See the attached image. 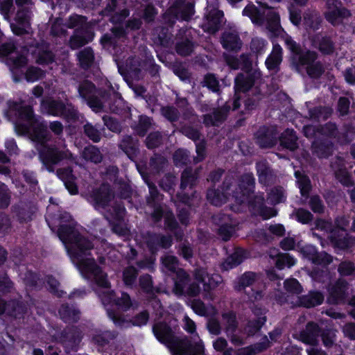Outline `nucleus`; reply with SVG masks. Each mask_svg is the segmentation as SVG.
I'll return each mask as SVG.
<instances>
[{
    "mask_svg": "<svg viewBox=\"0 0 355 355\" xmlns=\"http://www.w3.org/2000/svg\"><path fill=\"white\" fill-rule=\"evenodd\" d=\"M146 245L151 253H156L160 248L167 249L173 243L172 236L162 234L148 233Z\"/></svg>",
    "mask_w": 355,
    "mask_h": 355,
    "instance_id": "obj_22",
    "label": "nucleus"
},
{
    "mask_svg": "<svg viewBox=\"0 0 355 355\" xmlns=\"http://www.w3.org/2000/svg\"><path fill=\"white\" fill-rule=\"evenodd\" d=\"M312 154L320 159L328 158L333 154L334 144L327 140H316L311 144Z\"/></svg>",
    "mask_w": 355,
    "mask_h": 355,
    "instance_id": "obj_32",
    "label": "nucleus"
},
{
    "mask_svg": "<svg viewBox=\"0 0 355 355\" xmlns=\"http://www.w3.org/2000/svg\"><path fill=\"white\" fill-rule=\"evenodd\" d=\"M93 37L94 33L91 31L74 33L70 37L69 46L72 49H79L90 42Z\"/></svg>",
    "mask_w": 355,
    "mask_h": 355,
    "instance_id": "obj_42",
    "label": "nucleus"
},
{
    "mask_svg": "<svg viewBox=\"0 0 355 355\" xmlns=\"http://www.w3.org/2000/svg\"><path fill=\"white\" fill-rule=\"evenodd\" d=\"M80 155L85 161L90 162L94 164H98L101 162L103 157L99 148L93 145L85 147L81 152Z\"/></svg>",
    "mask_w": 355,
    "mask_h": 355,
    "instance_id": "obj_48",
    "label": "nucleus"
},
{
    "mask_svg": "<svg viewBox=\"0 0 355 355\" xmlns=\"http://www.w3.org/2000/svg\"><path fill=\"white\" fill-rule=\"evenodd\" d=\"M234 182V178L232 176L225 178L223 183V192L218 189H210L207 191V198L208 201L215 206H220L225 203L228 197L231 195L229 192Z\"/></svg>",
    "mask_w": 355,
    "mask_h": 355,
    "instance_id": "obj_16",
    "label": "nucleus"
},
{
    "mask_svg": "<svg viewBox=\"0 0 355 355\" xmlns=\"http://www.w3.org/2000/svg\"><path fill=\"white\" fill-rule=\"evenodd\" d=\"M117 65L121 73H126L134 78H140L141 62L139 58L131 57L127 59L124 69L119 63H117Z\"/></svg>",
    "mask_w": 355,
    "mask_h": 355,
    "instance_id": "obj_35",
    "label": "nucleus"
},
{
    "mask_svg": "<svg viewBox=\"0 0 355 355\" xmlns=\"http://www.w3.org/2000/svg\"><path fill=\"white\" fill-rule=\"evenodd\" d=\"M257 279V275L252 272H247L242 275L235 284L234 288L237 291H244L251 300H257L261 298L262 294L261 291H254L251 289L250 291H246V288L252 286Z\"/></svg>",
    "mask_w": 355,
    "mask_h": 355,
    "instance_id": "obj_18",
    "label": "nucleus"
},
{
    "mask_svg": "<svg viewBox=\"0 0 355 355\" xmlns=\"http://www.w3.org/2000/svg\"><path fill=\"white\" fill-rule=\"evenodd\" d=\"M246 197L247 199H245V201H248L252 205L257 208L258 210H260L266 218L275 216L276 214L275 211L270 208L264 207V198L262 196H255L253 198H251L250 195Z\"/></svg>",
    "mask_w": 355,
    "mask_h": 355,
    "instance_id": "obj_50",
    "label": "nucleus"
},
{
    "mask_svg": "<svg viewBox=\"0 0 355 355\" xmlns=\"http://www.w3.org/2000/svg\"><path fill=\"white\" fill-rule=\"evenodd\" d=\"M333 110L327 106H318L309 109V118L315 121L320 122L329 119L332 114Z\"/></svg>",
    "mask_w": 355,
    "mask_h": 355,
    "instance_id": "obj_49",
    "label": "nucleus"
},
{
    "mask_svg": "<svg viewBox=\"0 0 355 355\" xmlns=\"http://www.w3.org/2000/svg\"><path fill=\"white\" fill-rule=\"evenodd\" d=\"M282 61V49L278 44L273 45L270 55L266 60V65L269 70H277Z\"/></svg>",
    "mask_w": 355,
    "mask_h": 355,
    "instance_id": "obj_47",
    "label": "nucleus"
},
{
    "mask_svg": "<svg viewBox=\"0 0 355 355\" xmlns=\"http://www.w3.org/2000/svg\"><path fill=\"white\" fill-rule=\"evenodd\" d=\"M149 165L152 170L159 173L167 167L168 160L161 155L155 154L150 159Z\"/></svg>",
    "mask_w": 355,
    "mask_h": 355,
    "instance_id": "obj_64",
    "label": "nucleus"
},
{
    "mask_svg": "<svg viewBox=\"0 0 355 355\" xmlns=\"http://www.w3.org/2000/svg\"><path fill=\"white\" fill-rule=\"evenodd\" d=\"M87 200L96 210L103 209L104 218L111 222L112 220H122L125 209L121 201L115 200V194L111 187L103 184L93 189L87 196Z\"/></svg>",
    "mask_w": 355,
    "mask_h": 355,
    "instance_id": "obj_5",
    "label": "nucleus"
},
{
    "mask_svg": "<svg viewBox=\"0 0 355 355\" xmlns=\"http://www.w3.org/2000/svg\"><path fill=\"white\" fill-rule=\"evenodd\" d=\"M101 13L104 16H110V21L113 24H120L129 15V10L121 8L119 4V0H108L106 7Z\"/></svg>",
    "mask_w": 355,
    "mask_h": 355,
    "instance_id": "obj_20",
    "label": "nucleus"
},
{
    "mask_svg": "<svg viewBox=\"0 0 355 355\" xmlns=\"http://www.w3.org/2000/svg\"><path fill=\"white\" fill-rule=\"evenodd\" d=\"M116 337L114 331H98L92 336V341L100 346H104Z\"/></svg>",
    "mask_w": 355,
    "mask_h": 355,
    "instance_id": "obj_60",
    "label": "nucleus"
},
{
    "mask_svg": "<svg viewBox=\"0 0 355 355\" xmlns=\"http://www.w3.org/2000/svg\"><path fill=\"white\" fill-rule=\"evenodd\" d=\"M200 128L201 127L192 125L191 123L181 122L178 131L194 142H197L202 139Z\"/></svg>",
    "mask_w": 355,
    "mask_h": 355,
    "instance_id": "obj_45",
    "label": "nucleus"
},
{
    "mask_svg": "<svg viewBox=\"0 0 355 355\" xmlns=\"http://www.w3.org/2000/svg\"><path fill=\"white\" fill-rule=\"evenodd\" d=\"M220 42L223 47L230 51H237L241 49L242 46L239 34L234 30L224 31L220 37Z\"/></svg>",
    "mask_w": 355,
    "mask_h": 355,
    "instance_id": "obj_26",
    "label": "nucleus"
},
{
    "mask_svg": "<svg viewBox=\"0 0 355 355\" xmlns=\"http://www.w3.org/2000/svg\"><path fill=\"white\" fill-rule=\"evenodd\" d=\"M81 339V331L76 327L64 329L59 337L60 342L67 353L71 351H76Z\"/></svg>",
    "mask_w": 355,
    "mask_h": 355,
    "instance_id": "obj_15",
    "label": "nucleus"
},
{
    "mask_svg": "<svg viewBox=\"0 0 355 355\" xmlns=\"http://www.w3.org/2000/svg\"><path fill=\"white\" fill-rule=\"evenodd\" d=\"M202 87H207L211 92L219 94L220 93V87L219 82L214 73H207L205 75L200 83Z\"/></svg>",
    "mask_w": 355,
    "mask_h": 355,
    "instance_id": "obj_61",
    "label": "nucleus"
},
{
    "mask_svg": "<svg viewBox=\"0 0 355 355\" xmlns=\"http://www.w3.org/2000/svg\"><path fill=\"white\" fill-rule=\"evenodd\" d=\"M280 144L283 148L294 151L298 148L297 137L293 130H286L279 137Z\"/></svg>",
    "mask_w": 355,
    "mask_h": 355,
    "instance_id": "obj_44",
    "label": "nucleus"
},
{
    "mask_svg": "<svg viewBox=\"0 0 355 355\" xmlns=\"http://www.w3.org/2000/svg\"><path fill=\"white\" fill-rule=\"evenodd\" d=\"M254 184L255 180L252 173H245L241 176L240 187L242 189V194L239 196L234 191L232 192V197L235 198L237 203L242 204L245 202L246 196L253 192Z\"/></svg>",
    "mask_w": 355,
    "mask_h": 355,
    "instance_id": "obj_24",
    "label": "nucleus"
},
{
    "mask_svg": "<svg viewBox=\"0 0 355 355\" xmlns=\"http://www.w3.org/2000/svg\"><path fill=\"white\" fill-rule=\"evenodd\" d=\"M284 43L293 53L292 63L297 71H300V68L303 66L308 67V66L314 63L318 58V55L315 51L308 50L303 52L300 45L288 35L285 37Z\"/></svg>",
    "mask_w": 355,
    "mask_h": 355,
    "instance_id": "obj_8",
    "label": "nucleus"
},
{
    "mask_svg": "<svg viewBox=\"0 0 355 355\" xmlns=\"http://www.w3.org/2000/svg\"><path fill=\"white\" fill-rule=\"evenodd\" d=\"M26 311V306L23 302L12 300L7 302L6 313L15 318L20 317Z\"/></svg>",
    "mask_w": 355,
    "mask_h": 355,
    "instance_id": "obj_57",
    "label": "nucleus"
},
{
    "mask_svg": "<svg viewBox=\"0 0 355 355\" xmlns=\"http://www.w3.org/2000/svg\"><path fill=\"white\" fill-rule=\"evenodd\" d=\"M60 318L65 322L76 323L80 318V311L68 304H63L58 310Z\"/></svg>",
    "mask_w": 355,
    "mask_h": 355,
    "instance_id": "obj_36",
    "label": "nucleus"
},
{
    "mask_svg": "<svg viewBox=\"0 0 355 355\" xmlns=\"http://www.w3.org/2000/svg\"><path fill=\"white\" fill-rule=\"evenodd\" d=\"M99 296L103 304L114 302L115 305L123 311H128L132 307L137 306L136 302H133L126 293H122L121 297H116L114 291H108L102 292Z\"/></svg>",
    "mask_w": 355,
    "mask_h": 355,
    "instance_id": "obj_14",
    "label": "nucleus"
},
{
    "mask_svg": "<svg viewBox=\"0 0 355 355\" xmlns=\"http://www.w3.org/2000/svg\"><path fill=\"white\" fill-rule=\"evenodd\" d=\"M259 182L266 186L275 182L276 176L266 161H260L256 164Z\"/></svg>",
    "mask_w": 355,
    "mask_h": 355,
    "instance_id": "obj_28",
    "label": "nucleus"
},
{
    "mask_svg": "<svg viewBox=\"0 0 355 355\" xmlns=\"http://www.w3.org/2000/svg\"><path fill=\"white\" fill-rule=\"evenodd\" d=\"M199 168L193 170L191 167H187L181 174V182L180 188L184 190L187 187L193 188L196 186L198 178Z\"/></svg>",
    "mask_w": 355,
    "mask_h": 355,
    "instance_id": "obj_40",
    "label": "nucleus"
},
{
    "mask_svg": "<svg viewBox=\"0 0 355 355\" xmlns=\"http://www.w3.org/2000/svg\"><path fill=\"white\" fill-rule=\"evenodd\" d=\"M213 223L218 227L217 232L223 241H228L235 232L236 222L232 216L225 213H218L212 218Z\"/></svg>",
    "mask_w": 355,
    "mask_h": 355,
    "instance_id": "obj_10",
    "label": "nucleus"
},
{
    "mask_svg": "<svg viewBox=\"0 0 355 355\" xmlns=\"http://www.w3.org/2000/svg\"><path fill=\"white\" fill-rule=\"evenodd\" d=\"M244 259V251L243 250H236L233 254L229 256L224 263L222 264V268L228 270L234 267L237 266Z\"/></svg>",
    "mask_w": 355,
    "mask_h": 355,
    "instance_id": "obj_55",
    "label": "nucleus"
},
{
    "mask_svg": "<svg viewBox=\"0 0 355 355\" xmlns=\"http://www.w3.org/2000/svg\"><path fill=\"white\" fill-rule=\"evenodd\" d=\"M243 15L250 18L255 25L262 26L266 24V28L270 33V35L277 37L280 35H288L280 24L279 14L275 11L270 10L266 14L261 11L254 4L247 5L243 10Z\"/></svg>",
    "mask_w": 355,
    "mask_h": 355,
    "instance_id": "obj_6",
    "label": "nucleus"
},
{
    "mask_svg": "<svg viewBox=\"0 0 355 355\" xmlns=\"http://www.w3.org/2000/svg\"><path fill=\"white\" fill-rule=\"evenodd\" d=\"M41 110L43 113L62 117L68 121H75L78 119V110L67 99L64 101L52 98L42 99Z\"/></svg>",
    "mask_w": 355,
    "mask_h": 355,
    "instance_id": "obj_7",
    "label": "nucleus"
},
{
    "mask_svg": "<svg viewBox=\"0 0 355 355\" xmlns=\"http://www.w3.org/2000/svg\"><path fill=\"white\" fill-rule=\"evenodd\" d=\"M121 150L129 159L135 160L139 154V141L132 135H123L118 144Z\"/></svg>",
    "mask_w": 355,
    "mask_h": 355,
    "instance_id": "obj_23",
    "label": "nucleus"
},
{
    "mask_svg": "<svg viewBox=\"0 0 355 355\" xmlns=\"http://www.w3.org/2000/svg\"><path fill=\"white\" fill-rule=\"evenodd\" d=\"M295 176L302 196H308L311 189L309 178L299 171L295 172Z\"/></svg>",
    "mask_w": 355,
    "mask_h": 355,
    "instance_id": "obj_59",
    "label": "nucleus"
},
{
    "mask_svg": "<svg viewBox=\"0 0 355 355\" xmlns=\"http://www.w3.org/2000/svg\"><path fill=\"white\" fill-rule=\"evenodd\" d=\"M26 47L37 64H49L54 61L55 55L46 43L31 41L27 42Z\"/></svg>",
    "mask_w": 355,
    "mask_h": 355,
    "instance_id": "obj_11",
    "label": "nucleus"
},
{
    "mask_svg": "<svg viewBox=\"0 0 355 355\" xmlns=\"http://www.w3.org/2000/svg\"><path fill=\"white\" fill-rule=\"evenodd\" d=\"M175 274L173 291L176 295L181 296L184 294V288L189 283L190 278L189 275L183 269H178Z\"/></svg>",
    "mask_w": 355,
    "mask_h": 355,
    "instance_id": "obj_46",
    "label": "nucleus"
},
{
    "mask_svg": "<svg viewBox=\"0 0 355 355\" xmlns=\"http://www.w3.org/2000/svg\"><path fill=\"white\" fill-rule=\"evenodd\" d=\"M314 225L315 229L317 230L324 231L326 232H331L330 239L331 241L334 242L337 245L341 248L347 245L345 241H343L342 238L336 236L337 230H332L331 223L322 219H317L314 223Z\"/></svg>",
    "mask_w": 355,
    "mask_h": 355,
    "instance_id": "obj_37",
    "label": "nucleus"
},
{
    "mask_svg": "<svg viewBox=\"0 0 355 355\" xmlns=\"http://www.w3.org/2000/svg\"><path fill=\"white\" fill-rule=\"evenodd\" d=\"M322 19L315 10H306L303 14V24L307 31H315L319 29Z\"/></svg>",
    "mask_w": 355,
    "mask_h": 355,
    "instance_id": "obj_41",
    "label": "nucleus"
},
{
    "mask_svg": "<svg viewBox=\"0 0 355 355\" xmlns=\"http://www.w3.org/2000/svg\"><path fill=\"white\" fill-rule=\"evenodd\" d=\"M126 33L123 27H113L110 32L105 33L101 39V42L105 47H115L118 41L125 37Z\"/></svg>",
    "mask_w": 355,
    "mask_h": 355,
    "instance_id": "obj_33",
    "label": "nucleus"
},
{
    "mask_svg": "<svg viewBox=\"0 0 355 355\" xmlns=\"http://www.w3.org/2000/svg\"><path fill=\"white\" fill-rule=\"evenodd\" d=\"M348 283L343 279H338L330 290L329 302L333 304L343 302L346 297Z\"/></svg>",
    "mask_w": 355,
    "mask_h": 355,
    "instance_id": "obj_30",
    "label": "nucleus"
},
{
    "mask_svg": "<svg viewBox=\"0 0 355 355\" xmlns=\"http://www.w3.org/2000/svg\"><path fill=\"white\" fill-rule=\"evenodd\" d=\"M230 105L226 102L222 106L213 109L211 113L203 115V123L206 126H218L227 119Z\"/></svg>",
    "mask_w": 355,
    "mask_h": 355,
    "instance_id": "obj_19",
    "label": "nucleus"
},
{
    "mask_svg": "<svg viewBox=\"0 0 355 355\" xmlns=\"http://www.w3.org/2000/svg\"><path fill=\"white\" fill-rule=\"evenodd\" d=\"M32 11L28 7H22L16 13L15 21L23 26H30Z\"/></svg>",
    "mask_w": 355,
    "mask_h": 355,
    "instance_id": "obj_63",
    "label": "nucleus"
},
{
    "mask_svg": "<svg viewBox=\"0 0 355 355\" xmlns=\"http://www.w3.org/2000/svg\"><path fill=\"white\" fill-rule=\"evenodd\" d=\"M171 7L182 20H189L195 12L193 0H175Z\"/></svg>",
    "mask_w": 355,
    "mask_h": 355,
    "instance_id": "obj_25",
    "label": "nucleus"
},
{
    "mask_svg": "<svg viewBox=\"0 0 355 355\" xmlns=\"http://www.w3.org/2000/svg\"><path fill=\"white\" fill-rule=\"evenodd\" d=\"M279 133L275 126H262L254 134L256 144L261 148H269L276 145Z\"/></svg>",
    "mask_w": 355,
    "mask_h": 355,
    "instance_id": "obj_12",
    "label": "nucleus"
},
{
    "mask_svg": "<svg viewBox=\"0 0 355 355\" xmlns=\"http://www.w3.org/2000/svg\"><path fill=\"white\" fill-rule=\"evenodd\" d=\"M222 320L226 334H232V332L236 331L239 323L235 313L230 311L223 313Z\"/></svg>",
    "mask_w": 355,
    "mask_h": 355,
    "instance_id": "obj_53",
    "label": "nucleus"
},
{
    "mask_svg": "<svg viewBox=\"0 0 355 355\" xmlns=\"http://www.w3.org/2000/svg\"><path fill=\"white\" fill-rule=\"evenodd\" d=\"M266 322V316L249 320L245 324L243 331L248 336H254Z\"/></svg>",
    "mask_w": 355,
    "mask_h": 355,
    "instance_id": "obj_51",
    "label": "nucleus"
},
{
    "mask_svg": "<svg viewBox=\"0 0 355 355\" xmlns=\"http://www.w3.org/2000/svg\"><path fill=\"white\" fill-rule=\"evenodd\" d=\"M324 301V295L319 291H310L306 295L297 297L295 304L299 306L311 308L321 304Z\"/></svg>",
    "mask_w": 355,
    "mask_h": 355,
    "instance_id": "obj_31",
    "label": "nucleus"
},
{
    "mask_svg": "<svg viewBox=\"0 0 355 355\" xmlns=\"http://www.w3.org/2000/svg\"><path fill=\"white\" fill-rule=\"evenodd\" d=\"M10 112L17 115V119L15 122L16 132L19 135H28L32 141L44 146V150L39 152L40 159L49 171L53 172L54 166L62 160H73V154L65 145L62 148L55 145H46L51 139L46 126L39 124L31 130L35 122L31 106H22L21 103L12 102L10 105Z\"/></svg>",
    "mask_w": 355,
    "mask_h": 355,
    "instance_id": "obj_1",
    "label": "nucleus"
},
{
    "mask_svg": "<svg viewBox=\"0 0 355 355\" xmlns=\"http://www.w3.org/2000/svg\"><path fill=\"white\" fill-rule=\"evenodd\" d=\"M87 17L83 15H73L69 17L65 26L69 28H76L75 33L89 31Z\"/></svg>",
    "mask_w": 355,
    "mask_h": 355,
    "instance_id": "obj_43",
    "label": "nucleus"
},
{
    "mask_svg": "<svg viewBox=\"0 0 355 355\" xmlns=\"http://www.w3.org/2000/svg\"><path fill=\"white\" fill-rule=\"evenodd\" d=\"M80 66L83 69H88L94 62V53L92 48L87 47L78 53Z\"/></svg>",
    "mask_w": 355,
    "mask_h": 355,
    "instance_id": "obj_52",
    "label": "nucleus"
},
{
    "mask_svg": "<svg viewBox=\"0 0 355 355\" xmlns=\"http://www.w3.org/2000/svg\"><path fill=\"white\" fill-rule=\"evenodd\" d=\"M223 12L216 8L211 9L207 15L205 26L210 33H215L220 28L223 21Z\"/></svg>",
    "mask_w": 355,
    "mask_h": 355,
    "instance_id": "obj_34",
    "label": "nucleus"
},
{
    "mask_svg": "<svg viewBox=\"0 0 355 355\" xmlns=\"http://www.w3.org/2000/svg\"><path fill=\"white\" fill-rule=\"evenodd\" d=\"M286 195L285 189L277 186L272 188L268 193V200L271 205H277L286 201Z\"/></svg>",
    "mask_w": 355,
    "mask_h": 355,
    "instance_id": "obj_54",
    "label": "nucleus"
},
{
    "mask_svg": "<svg viewBox=\"0 0 355 355\" xmlns=\"http://www.w3.org/2000/svg\"><path fill=\"white\" fill-rule=\"evenodd\" d=\"M77 89L79 96L93 112H104L107 104L112 112H116V109L113 103L121 96L113 87L110 86L107 89L97 88L92 81L83 80L78 83Z\"/></svg>",
    "mask_w": 355,
    "mask_h": 355,
    "instance_id": "obj_4",
    "label": "nucleus"
},
{
    "mask_svg": "<svg viewBox=\"0 0 355 355\" xmlns=\"http://www.w3.org/2000/svg\"><path fill=\"white\" fill-rule=\"evenodd\" d=\"M193 275L197 281L203 284L205 291L214 289L223 282V278L220 275L213 274L209 275L206 270L202 268H196L193 271Z\"/></svg>",
    "mask_w": 355,
    "mask_h": 355,
    "instance_id": "obj_21",
    "label": "nucleus"
},
{
    "mask_svg": "<svg viewBox=\"0 0 355 355\" xmlns=\"http://www.w3.org/2000/svg\"><path fill=\"white\" fill-rule=\"evenodd\" d=\"M57 175L63 181L65 187L71 194L74 195L78 193V187L74 182V176L70 167L59 168L57 171Z\"/></svg>",
    "mask_w": 355,
    "mask_h": 355,
    "instance_id": "obj_39",
    "label": "nucleus"
},
{
    "mask_svg": "<svg viewBox=\"0 0 355 355\" xmlns=\"http://www.w3.org/2000/svg\"><path fill=\"white\" fill-rule=\"evenodd\" d=\"M145 182L149 189V195L146 196V203L148 206H154L159 204L162 199V195L159 192L156 185L148 179H145Z\"/></svg>",
    "mask_w": 355,
    "mask_h": 355,
    "instance_id": "obj_56",
    "label": "nucleus"
},
{
    "mask_svg": "<svg viewBox=\"0 0 355 355\" xmlns=\"http://www.w3.org/2000/svg\"><path fill=\"white\" fill-rule=\"evenodd\" d=\"M17 216L21 222H27L32 219V216L35 212L36 208L31 205L21 204L17 208Z\"/></svg>",
    "mask_w": 355,
    "mask_h": 355,
    "instance_id": "obj_58",
    "label": "nucleus"
},
{
    "mask_svg": "<svg viewBox=\"0 0 355 355\" xmlns=\"http://www.w3.org/2000/svg\"><path fill=\"white\" fill-rule=\"evenodd\" d=\"M58 236L64 243L67 252L73 262L88 279H93L102 288H109L110 283L107 275L96 265L94 259H84L93 248L92 243L81 235L73 226L62 225L58 229Z\"/></svg>",
    "mask_w": 355,
    "mask_h": 355,
    "instance_id": "obj_2",
    "label": "nucleus"
},
{
    "mask_svg": "<svg viewBox=\"0 0 355 355\" xmlns=\"http://www.w3.org/2000/svg\"><path fill=\"white\" fill-rule=\"evenodd\" d=\"M260 77V73L257 71H249L239 73L234 80L235 99L233 102V110L240 107L239 92H246L254 85L255 80Z\"/></svg>",
    "mask_w": 355,
    "mask_h": 355,
    "instance_id": "obj_9",
    "label": "nucleus"
},
{
    "mask_svg": "<svg viewBox=\"0 0 355 355\" xmlns=\"http://www.w3.org/2000/svg\"><path fill=\"white\" fill-rule=\"evenodd\" d=\"M270 347V343L266 336H264L261 342L239 349L236 355H256Z\"/></svg>",
    "mask_w": 355,
    "mask_h": 355,
    "instance_id": "obj_38",
    "label": "nucleus"
},
{
    "mask_svg": "<svg viewBox=\"0 0 355 355\" xmlns=\"http://www.w3.org/2000/svg\"><path fill=\"white\" fill-rule=\"evenodd\" d=\"M327 5L328 11L325 13V17L334 26L340 24L343 19L350 15L349 11L337 0H328Z\"/></svg>",
    "mask_w": 355,
    "mask_h": 355,
    "instance_id": "obj_17",
    "label": "nucleus"
},
{
    "mask_svg": "<svg viewBox=\"0 0 355 355\" xmlns=\"http://www.w3.org/2000/svg\"><path fill=\"white\" fill-rule=\"evenodd\" d=\"M175 51L181 56H188L194 49V43L191 29L182 28L176 35Z\"/></svg>",
    "mask_w": 355,
    "mask_h": 355,
    "instance_id": "obj_13",
    "label": "nucleus"
},
{
    "mask_svg": "<svg viewBox=\"0 0 355 355\" xmlns=\"http://www.w3.org/2000/svg\"><path fill=\"white\" fill-rule=\"evenodd\" d=\"M152 119L147 116H140L138 123L133 128L136 134L139 137H144L150 128Z\"/></svg>",
    "mask_w": 355,
    "mask_h": 355,
    "instance_id": "obj_62",
    "label": "nucleus"
},
{
    "mask_svg": "<svg viewBox=\"0 0 355 355\" xmlns=\"http://www.w3.org/2000/svg\"><path fill=\"white\" fill-rule=\"evenodd\" d=\"M311 43L315 48L324 55H331L335 51V44L329 36L317 34L311 38Z\"/></svg>",
    "mask_w": 355,
    "mask_h": 355,
    "instance_id": "obj_29",
    "label": "nucleus"
},
{
    "mask_svg": "<svg viewBox=\"0 0 355 355\" xmlns=\"http://www.w3.org/2000/svg\"><path fill=\"white\" fill-rule=\"evenodd\" d=\"M320 334L319 326L313 322H308L306 327L300 332V340L311 345H316L318 342V336Z\"/></svg>",
    "mask_w": 355,
    "mask_h": 355,
    "instance_id": "obj_27",
    "label": "nucleus"
},
{
    "mask_svg": "<svg viewBox=\"0 0 355 355\" xmlns=\"http://www.w3.org/2000/svg\"><path fill=\"white\" fill-rule=\"evenodd\" d=\"M153 332L156 338L166 345L173 355L205 354L204 343L198 336L197 339L178 336L166 322H155L153 326Z\"/></svg>",
    "mask_w": 355,
    "mask_h": 355,
    "instance_id": "obj_3",
    "label": "nucleus"
}]
</instances>
